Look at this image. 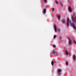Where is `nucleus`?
Here are the masks:
<instances>
[{
  "mask_svg": "<svg viewBox=\"0 0 76 76\" xmlns=\"http://www.w3.org/2000/svg\"><path fill=\"white\" fill-rule=\"evenodd\" d=\"M57 37V35H55L54 36V38H56V37Z\"/></svg>",
  "mask_w": 76,
  "mask_h": 76,
  "instance_id": "obj_20",
  "label": "nucleus"
},
{
  "mask_svg": "<svg viewBox=\"0 0 76 76\" xmlns=\"http://www.w3.org/2000/svg\"><path fill=\"white\" fill-rule=\"evenodd\" d=\"M66 66H68V64H69V63H68V62H66Z\"/></svg>",
  "mask_w": 76,
  "mask_h": 76,
  "instance_id": "obj_15",
  "label": "nucleus"
},
{
  "mask_svg": "<svg viewBox=\"0 0 76 76\" xmlns=\"http://www.w3.org/2000/svg\"><path fill=\"white\" fill-rule=\"evenodd\" d=\"M61 22L62 23H66V21L65 20V19H62Z\"/></svg>",
  "mask_w": 76,
  "mask_h": 76,
  "instance_id": "obj_5",
  "label": "nucleus"
},
{
  "mask_svg": "<svg viewBox=\"0 0 76 76\" xmlns=\"http://www.w3.org/2000/svg\"><path fill=\"white\" fill-rule=\"evenodd\" d=\"M54 31L55 32H57V30L56 29V25L54 24Z\"/></svg>",
  "mask_w": 76,
  "mask_h": 76,
  "instance_id": "obj_6",
  "label": "nucleus"
},
{
  "mask_svg": "<svg viewBox=\"0 0 76 76\" xmlns=\"http://www.w3.org/2000/svg\"><path fill=\"white\" fill-rule=\"evenodd\" d=\"M68 39L69 40V44L70 45H72V41L70 39V38L69 37L68 38Z\"/></svg>",
  "mask_w": 76,
  "mask_h": 76,
  "instance_id": "obj_3",
  "label": "nucleus"
},
{
  "mask_svg": "<svg viewBox=\"0 0 76 76\" xmlns=\"http://www.w3.org/2000/svg\"><path fill=\"white\" fill-rule=\"evenodd\" d=\"M69 18H67V25L68 27H69Z\"/></svg>",
  "mask_w": 76,
  "mask_h": 76,
  "instance_id": "obj_4",
  "label": "nucleus"
},
{
  "mask_svg": "<svg viewBox=\"0 0 76 76\" xmlns=\"http://www.w3.org/2000/svg\"><path fill=\"white\" fill-rule=\"evenodd\" d=\"M58 32H60V29L58 28Z\"/></svg>",
  "mask_w": 76,
  "mask_h": 76,
  "instance_id": "obj_18",
  "label": "nucleus"
},
{
  "mask_svg": "<svg viewBox=\"0 0 76 76\" xmlns=\"http://www.w3.org/2000/svg\"><path fill=\"white\" fill-rule=\"evenodd\" d=\"M70 23L71 26H73V28H74V29H76V26H75V25L74 24V23H72V21L70 20Z\"/></svg>",
  "mask_w": 76,
  "mask_h": 76,
  "instance_id": "obj_2",
  "label": "nucleus"
},
{
  "mask_svg": "<svg viewBox=\"0 0 76 76\" xmlns=\"http://www.w3.org/2000/svg\"><path fill=\"white\" fill-rule=\"evenodd\" d=\"M69 10L70 12L72 11V8H71L70 7H69Z\"/></svg>",
  "mask_w": 76,
  "mask_h": 76,
  "instance_id": "obj_8",
  "label": "nucleus"
},
{
  "mask_svg": "<svg viewBox=\"0 0 76 76\" xmlns=\"http://www.w3.org/2000/svg\"><path fill=\"white\" fill-rule=\"evenodd\" d=\"M71 19L75 23H76V17L73 18V17L71 15Z\"/></svg>",
  "mask_w": 76,
  "mask_h": 76,
  "instance_id": "obj_1",
  "label": "nucleus"
},
{
  "mask_svg": "<svg viewBox=\"0 0 76 76\" xmlns=\"http://www.w3.org/2000/svg\"><path fill=\"white\" fill-rule=\"evenodd\" d=\"M44 2L45 3H47V0H44Z\"/></svg>",
  "mask_w": 76,
  "mask_h": 76,
  "instance_id": "obj_21",
  "label": "nucleus"
},
{
  "mask_svg": "<svg viewBox=\"0 0 76 76\" xmlns=\"http://www.w3.org/2000/svg\"><path fill=\"white\" fill-rule=\"evenodd\" d=\"M46 13V9H44L43 10V13L45 14Z\"/></svg>",
  "mask_w": 76,
  "mask_h": 76,
  "instance_id": "obj_11",
  "label": "nucleus"
},
{
  "mask_svg": "<svg viewBox=\"0 0 76 76\" xmlns=\"http://www.w3.org/2000/svg\"><path fill=\"white\" fill-rule=\"evenodd\" d=\"M59 39H61V37H59Z\"/></svg>",
  "mask_w": 76,
  "mask_h": 76,
  "instance_id": "obj_24",
  "label": "nucleus"
},
{
  "mask_svg": "<svg viewBox=\"0 0 76 76\" xmlns=\"http://www.w3.org/2000/svg\"><path fill=\"white\" fill-rule=\"evenodd\" d=\"M52 10L53 11H54V8H53L52 9Z\"/></svg>",
  "mask_w": 76,
  "mask_h": 76,
  "instance_id": "obj_23",
  "label": "nucleus"
},
{
  "mask_svg": "<svg viewBox=\"0 0 76 76\" xmlns=\"http://www.w3.org/2000/svg\"><path fill=\"white\" fill-rule=\"evenodd\" d=\"M73 58L74 59V60L75 61L76 60V56L75 55H74V56L73 57Z\"/></svg>",
  "mask_w": 76,
  "mask_h": 76,
  "instance_id": "obj_10",
  "label": "nucleus"
},
{
  "mask_svg": "<svg viewBox=\"0 0 76 76\" xmlns=\"http://www.w3.org/2000/svg\"><path fill=\"white\" fill-rule=\"evenodd\" d=\"M74 43L75 44H76V42L75 40H74Z\"/></svg>",
  "mask_w": 76,
  "mask_h": 76,
  "instance_id": "obj_19",
  "label": "nucleus"
},
{
  "mask_svg": "<svg viewBox=\"0 0 76 76\" xmlns=\"http://www.w3.org/2000/svg\"><path fill=\"white\" fill-rule=\"evenodd\" d=\"M61 69H59L58 70V72L59 73H60V72H61Z\"/></svg>",
  "mask_w": 76,
  "mask_h": 76,
  "instance_id": "obj_13",
  "label": "nucleus"
},
{
  "mask_svg": "<svg viewBox=\"0 0 76 76\" xmlns=\"http://www.w3.org/2000/svg\"><path fill=\"white\" fill-rule=\"evenodd\" d=\"M65 54H66V55H68L69 53H68V52L66 50H65Z\"/></svg>",
  "mask_w": 76,
  "mask_h": 76,
  "instance_id": "obj_12",
  "label": "nucleus"
},
{
  "mask_svg": "<svg viewBox=\"0 0 76 76\" xmlns=\"http://www.w3.org/2000/svg\"><path fill=\"white\" fill-rule=\"evenodd\" d=\"M60 18H61V16L60 15H58L57 16V18L58 19V20L60 19Z\"/></svg>",
  "mask_w": 76,
  "mask_h": 76,
  "instance_id": "obj_9",
  "label": "nucleus"
},
{
  "mask_svg": "<svg viewBox=\"0 0 76 76\" xmlns=\"http://www.w3.org/2000/svg\"><path fill=\"white\" fill-rule=\"evenodd\" d=\"M61 7H63V4H62V3H61Z\"/></svg>",
  "mask_w": 76,
  "mask_h": 76,
  "instance_id": "obj_22",
  "label": "nucleus"
},
{
  "mask_svg": "<svg viewBox=\"0 0 76 76\" xmlns=\"http://www.w3.org/2000/svg\"><path fill=\"white\" fill-rule=\"evenodd\" d=\"M52 52L53 53V55H54V56L56 54V51H54V50H52Z\"/></svg>",
  "mask_w": 76,
  "mask_h": 76,
  "instance_id": "obj_7",
  "label": "nucleus"
},
{
  "mask_svg": "<svg viewBox=\"0 0 76 76\" xmlns=\"http://www.w3.org/2000/svg\"><path fill=\"white\" fill-rule=\"evenodd\" d=\"M53 48H55L56 47V45H53Z\"/></svg>",
  "mask_w": 76,
  "mask_h": 76,
  "instance_id": "obj_17",
  "label": "nucleus"
},
{
  "mask_svg": "<svg viewBox=\"0 0 76 76\" xmlns=\"http://www.w3.org/2000/svg\"><path fill=\"white\" fill-rule=\"evenodd\" d=\"M51 64L52 66L54 65V62L53 61L51 62Z\"/></svg>",
  "mask_w": 76,
  "mask_h": 76,
  "instance_id": "obj_14",
  "label": "nucleus"
},
{
  "mask_svg": "<svg viewBox=\"0 0 76 76\" xmlns=\"http://www.w3.org/2000/svg\"><path fill=\"white\" fill-rule=\"evenodd\" d=\"M56 4H58V1H56Z\"/></svg>",
  "mask_w": 76,
  "mask_h": 76,
  "instance_id": "obj_16",
  "label": "nucleus"
}]
</instances>
